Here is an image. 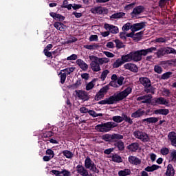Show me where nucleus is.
I'll return each mask as SVG.
<instances>
[{
    "mask_svg": "<svg viewBox=\"0 0 176 176\" xmlns=\"http://www.w3.org/2000/svg\"><path fill=\"white\" fill-rule=\"evenodd\" d=\"M131 87H127L124 91L117 92L109 98H107L104 100L100 101L99 104H101L102 105H105L107 104L108 105H112V104H116V102L124 100V98L131 93Z\"/></svg>",
    "mask_w": 176,
    "mask_h": 176,
    "instance_id": "1",
    "label": "nucleus"
},
{
    "mask_svg": "<svg viewBox=\"0 0 176 176\" xmlns=\"http://www.w3.org/2000/svg\"><path fill=\"white\" fill-rule=\"evenodd\" d=\"M156 50V47H151L150 48L146 50H138L136 52H131L132 56L133 61L138 62L142 60V56H146V54L149 53H152V52H155Z\"/></svg>",
    "mask_w": 176,
    "mask_h": 176,
    "instance_id": "2",
    "label": "nucleus"
},
{
    "mask_svg": "<svg viewBox=\"0 0 176 176\" xmlns=\"http://www.w3.org/2000/svg\"><path fill=\"white\" fill-rule=\"evenodd\" d=\"M117 126L118 124L113 122H108L102 124L97 125L95 129L97 130V131H100V133H108V131H111V129Z\"/></svg>",
    "mask_w": 176,
    "mask_h": 176,
    "instance_id": "3",
    "label": "nucleus"
},
{
    "mask_svg": "<svg viewBox=\"0 0 176 176\" xmlns=\"http://www.w3.org/2000/svg\"><path fill=\"white\" fill-rule=\"evenodd\" d=\"M89 60L91 61L90 63V67L94 72H99L101 71V67H100V63H97V60H98V57L91 55L89 56Z\"/></svg>",
    "mask_w": 176,
    "mask_h": 176,
    "instance_id": "4",
    "label": "nucleus"
},
{
    "mask_svg": "<svg viewBox=\"0 0 176 176\" xmlns=\"http://www.w3.org/2000/svg\"><path fill=\"white\" fill-rule=\"evenodd\" d=\"M133 135L135 138L140 140L143 142H148L149 141V135L144 131L136 130L133 132Z\"/></svg>",
    "mask_w": 176,
    "mask_h": 176,
    "instance_id": "5",
    "label": "nucleus"
},
{
    "mask_svg": "<svg viewBox=\"0 0 176 176\" xmlns=\"http://www.w3.org/2000/svg\"><path fill=\"white\" fill-rule=\"evenodd\" d=\"M152 105H165V107H170V101L163 97L155 98L151 101Z\"/></svg>",
    "mask_w": 176,
    "mask_h": 176,
    "instance_id": "6",
    "label": "nucleus"
},
{
    "mask_svg": "<svg viewBox=\"0 0 176 176\" xmlns=\"http://www.w3.org/2000/svg\"><path fill=\"white\" fill-rule=\"evenodd\" d=\"M102 139L106 142L116 141V140H123V135L120 134H106L102 136Z\"/></svg>",
    "mask_w": 176,
    "mask_h": 176,
    "instance_id": "7",
    "label": "nucleus"
},
{
    "mask_svg": "<svg viewBox=\"0 0 176 176\" xmlns=\"http://www.w3.org/2000/svg\"><path fill=\"white\" fill-rule=\"evenodd\" d=\"M85 166L86 167V168H89V170H90L91 171H94V173H98V171L97 170V168L94 164V162H93V161H91V160L89 157L85 159Z\"/></svg>",
    "mask_w": 176,
    "mask_h": 176,
    "instance_id": "8",
    "label": "nucleus"
},
{
    "mask_svg": "<svg viewBox=\"0 0 176 176\" xmlns=\"http://www.w3.org/2000/svg\"><path fill=\"white\" fill-rule=\"evenodd\" d=\"M91 12L94 14H105L108 13V9L102 7H94L91 9Z\"/></svg>",
    "mask_w": 176,
    "mask_h": 176,
    "instance_id": "9",
    "label": "nucleus"
},
{
    "mask_svg": "<svg viewBox=\"0 0 176 176\" xmlns=\"http://www.w3.org/2000/svg\"><path fill=\"white\" fill-rule=\"evenodd\" d=\"M104 28L107 31H110L111 32V34H118V32H119V28H118V27H116L113 25L105 23L104 25Z\"/></svg>",
    "mask_w": 176,
    "mask_h": 176,
    "instance_id": "10",
    "label": "nucleus"
},
{
    "mask_svg": "<svg viewBox=\"0 0 176 176\" xmlns=\"http://www.w3.org/2000/svg\"><path fill=\"white\" fill-rule=\"evenodd\" d=\"M76 96L82 101H87L89 100V95H87V92L85 91H76Z\"/></svg>",
    "mask_w": 176,
    "mask_h": 176,
    "instance_id": "11",
    "label": "nucleus"
},
{
    "mask_svg": "<svg viewBox=\"0 0 176 176\" xmlns=\"http://www.w3.org/2000/svg\"><path fill=\"white\" fill-rule=\"evenodd\" d=\"M145 27V23L141 22L138 23H135L131 25V31H133L134 32L137 31H140V30H142Z\"/></svg>",
    "mask_w": 176,
    "mask_h": 176,
    "instance_id": "12",
    "label": "nucleus"
},
{
    "mask_svg": "<svg viewBox=\"0 0 176 176\" xmlns=\"http://www.w3.org/2000/svg\"><path fill=\"white\" fill-rule=\"evenodd\" d=\"M124 69H129L132 72H137L138 71V67L134 63H126L124 65Z\"/></svg>",
    "mask_w": 176,
    "mask_h": 176,
    "instance_id": "13",
    "label": "nucleus"
},
{
    "mask_svg": "<svg viewBox=\"0 0 176 176\" xmlns=\"http://www.w3.org/2000/svg\"><path fill=\"white\" fill-rule=\"evenodd\" d=\"M77 173L80 174L82 176H87L89 175V172H87V170L85 168V167L82 165H78L76 166Z\"/></svg>",
    "mask_w": 176,
    "mask_h": 176,
    "instance_id": "14",
    "label": "nucleus"
},
{
    "mask_svg": "<svg viewBox=\"0 0 176 176\" xmlns=\"http://www.w3.org/2000/svg\"><path fill=\"white\" fill-rule=\"evenodd\" d=\"M139 80L141 85H142V86H144L145 87H151V80H149V78L146 77H142V78H140Z\"/></svg>",
    "mask_w": 176,
    "mask_h": 176,
    "instance_id": "15",
    "label": "nucleus"
},
{
    "mask_svg": "<svg viewBox=\"0 0 176 176\" xmlns=\"http://www.w3.org/2000/svg\"><path fill=\"white\" fill-rule=\"evenodd\" d=\"M76 64L81 69H82V71H87L89 68V65H87V63H85V62L82 59H78L76 60Z\"/></svg>",
    "mask_w": 176,
    "mask_h": 176,
    "instance_id": "16",
    "label": "nucleus"
},
{
    "mask_svg": "<svg viewBox=\"0 0 176 176\" xmlns=\"http://www.w3.org/2000/svg\"><path fill=\"white\" fill-rule=\"evenodd\" d=\"M151 98H152V95L142 96L137 98V100L141 101L142 100H144L142 101L143 104H149V102H151Z\"/></svg>",
    "mask_w": 176,
    "mask_h": 176,
    "instance_id": "17",
    "label": "nucleus"
},
{
    "mask_svg": "<svg viewBox=\"0 0 176 176\" xmlns=\"http://www.w3.org/2000/svg\"><path fill=\"white\" fill-rule=\"evenodd\" d=\"M52 174H54V175L56 176H69V172L66 170H63L62 171L52 170Z\"/></svg>",
    "mask_w": 176,
    "mask_h": 176,
    "instance_id": "18",
    "label": "nucleus"
},
{
    "mask_svg": "<svg viewBox=\"0 0 176 176\" xmlns=\"http://www.w3.org/2000/svg\"><path fill=\"white\" fill-rule=\"evenodd\" d=\"M128 160L131 164H135V166L141 164V160L133 155L129 156Z\"/></svg>",
    "mask_w": 176,
    "mask_h": 176,
    "instance_id": "19",
    "label": "nucleus"
},
{
    "mask_svg": "<svg viewBox=\"0 0 176 176\" xmlns=\"http://www.w3.org/2000/svg\"><path fill=\"white\" fill-rule=\"evenodd\" d=\"M52 49H53V45L48 44L43 50L45 56H46L47 57H52V52H50Z\"/></svg>",
    "mask_w": 176,
    "mask_h": 176,
    "instance_id": "20",
    "label": "nucleus"
},
{
    "mask_svg": "<svg viewBox=\"0 0 176 176\" xmlns=\"http://www.w3.org/2000/svg\"><path fill=\"white\" fill-rule=\"evenodd\" d=\"M127 149L131 151V152H136V151L140 149V144L137 142L132 143L127 146Z\"/></svg>",
    "mask_w": 176,
    "mask_h": 176,
    "instance_id": "21",
    "label": "nucleus"
},
{
    "mask_svg": "<svg viewBox=\"0 0 176 176\" xmlns=\"http://www.w3.org/2000/svg\"><path fill=\"white\" fill-rule=\"evenodd\" d=\"M121 59L122 60V62L124 63H124H130L133 61V56H131V52H130L126 55H123L121 57Z\"/></svg>",
    "mask_w": 176,
    "mask_h": 176,
    "instance_id": "22",
    "label": "nucleus"
},
{
    "mask_svg": "<svg viewBox=\"0 0 176 176\" xmlns=\"http://www.w3.org/2000/svg\"><path fill=\"white\" fill-rule=\"evenodd\" d=\"M141 13H142V7L138 6L133 9L131 16L132 17H137V16Z\"/></svg>",
    "mask_w": 176,
    "mask_h": 176,
    "instance_id": "23",
    "label": "nucleus"
},
{
    "mask_svg": "<svg viewBox=\"0 0 176 176\" xmlns=\"http://www.w3.org/2000/svg\"><path fill=\"white\" fill-rule=\"evenodd\" d=\"M54 27H55V28L59 31H65V30H67V26L60 22H56L54 24Z\"/></svg>",
    "mask_w": 176,
    "mask_h": 176,
    "instance_id": "24",
    "label": "nucleus"
},
{
    "mask_svg": "<svg viewBox=\"0 0 176 176\" xmlns=\"http://www.w3.org/2000/svg\"><path fill=\"white\" fill-rule=\"evenodd\" d=\"M155 115H168L170 111L167 109H160L154 111Z\"/></svg>",
    "mask_w": 176,
    "mask_h": 176,
    "instance_id": "25",
    "label": "nucleus"
},
{
    "mask_svg": "<svg viewBox=\"0 0 176 176\" xmlns=\"http://www.w3.org/2000/svg\"><path fill=\"white\" fill-rule=\"evenodd\" d=\"M174 168H173V165H168L166 172L165 173V176H174L175 174Z\"/></svg>",
    "mask_w": 176,
    "mask_h": 176,
    "instance_id": "26",
    "label": "nucleus"
},
{
    "mask_svg": "<svg viewBox=\"0 0 176 176\" xmlns=\"http://www.w3.org/2000/svg\"><path fill=\"white\" fill-rule=\"evenodd\" d=\"M50 16H51V17H53L54 20H58L59 21H61L65 19L63 15L55 12H50Z\"/></svg>",
    "mask_w": 176,
    "mask_h": 176,
    "instance_id": "27",
    "label": "nucleus"
},
{
    "mask_svg": "<svg viewBox=\"0 0 176 176\" xmlns=\"http://www.w3.org/2000/svg\"><path fill=\"white\" fill-rule=\"evenodd\" d=\"M144 113H145V111L142 110H138L131 114V118H141V116H143Z\"/></svg>",
    "mask_w": 176,
    "mask_h": 176,
    "instance_id": "28",
    "label": "nucleus"
},
{
    "mask_svg": "<svg viewBox=\"0 0 176 176\" xmlns=\"http://www.w3.org/2000/svg\"><path fill=\"white\" fill-rule=\"evenodd\" d=\"M158 168H160V166L158 165H152L151 166H147L145 168V171H147L148 173H151L153 171H155V170H158Z\"/></svg>",
    "mask_w": 176,
    "mask_h": 176,
    "instance_id": "29",
    "label": "nucleus"
},
{
    "mask_svg": "<svg viewBox=\"0 0 176 176\" xmlns=\"http://www.w3.org/2000/svg\"><path fill=\"white\" fill-rule=\"evenodd\" d=\"M126 16V14L124 12H117L115 14H113L110 19H122V17H124Z\"/></svg>",
    "mask_w": 176,
    "mask_h": 176,
    "instance_id": "30",
    "label": "nucleus"
},
{
    "mask_svg": "<svg viewBox=\"0 0 176 176\" xmlns=\"http://www.w3.org/2000/svg\"><path fill=\"white\" fill-rule=\"evenodd\" d=\"M97 61L99 65H104V64H107L109 63V58H98Z\"/></svg>",
    "mask_w": 176,
    "mask_h": 176,
    "instance_id": "31",
    "label": "nucleus"
},
{
    "mask_svg": "<svg viewBox=\"0 0 176 176\" xmlns=\"http://www.w3.org/2000/svg\"><path fill=\"white\" fill-rule=\"evenodd\" d=\"M111 160L114 162L115 163H122L123 162V160L122 159V157L118 155H113L111 157Z\"/></svg>",
    "mask_w": 176,
    "mask_h": 176,
    "instance_id": "32",
    "label": "nucleus"
},
{
    "mask_svg": "<svg viewBox=\"0 0 176 176\" xmlns=\"http://www.w3.org/2000/svg\"><path fill=\"white\" fill-rule=\"evenodd\" d=\"M123 64L124 63L122 59L118 58L114 62V63L113 64V67L114 68H119V67H120L121 65H123Z\"/></svg>",
    "mask_w": 176,
    "mask_h": 176,
    "instance_id": "33",
    "label": "nucleus"
},
{
    "mask_svg": "<svg viewBox=\"0 0 176 176\" xmlns=\"http://www.w3.org/2000/svg\"><path fill=\"white\" fill-rule=\"evenodd\" d=\"M63 155H65L67 159H72V157H74V154L72 153V152L68 150L63 151Z\"/></svg>",
    "mask_w": 176,
    "mask_h": 176,
    "instance_id": "34",
    "label": "nucleus"
},
{
    "mask_svg": "<svg viewBox=\"0 0 176 176\" xmlns=\"http://www.w3.org/2000/svg\"><path fill=\"white\" fill-rule=\"evenodd\" d=\"M131 173V171L130 170V169H124V170H120L118 172V175L119 176L130 175Z\"/></svg>",
    "mask_w": 176,
    "mask_h": 176,
    "instance_id": "35",
    "label": "nucleus"
},
{
    "mask_svg": "<svg viewBox=\"0 0 176 176\" xmlns=\"http://www.w3.org/2000/svg\"><path fill=\"white\" fill-rule=\"evenodd\" d=\"M112 119L113 122H116V123H122V122L124 120V118H123V115L122 116H113Z\"/></svg>",
    "mask_w": 176,
    "mask_h": 176,
    "instance_id": "36",
    "label": "nucleus"
},
{
    "mask_svg": "<svg viewBox=\"0 0 176 176\" xmlns=\"http://www.w3.org/2000/svg\"><path fill=\"white\" fill-rule=\"evenodd\" d=\"M96 86V80H93L86 85V90H91Z\"/></svg>",
    "mask_w": 176,
    "mask_h": 176,
    "instance_id": "37",
    "label": "nucleus"
},
{
    "mask_svg": "<svg viewBox=\"0 0 176 176\" xmlns=\"http://www.w3.org/2000/svg\"><path fill=\"white\" fill-rule=\"evenodd\" d=\"M62 8H65L67 10H71V9H72V4H68V0H64Z\"/></svg>",
    "mask_w": 176,
    "mask_h": 176,
    "instance_id": "38",
    "label": "nucleus"
},
{
    "mask_svg": "<svg viewBox=\"0 0 176 176\" xmlns=\"http://www.w3.org/2000/svg\"><path fill=\"white\" fill-rule=\"evenodd\" d=\"M157 120H159V119H157V118L151 117V118L144 119L143 122H148V123H156V122H157Z\"/></svg>",
    "mask_w": 176,
    "mask_h": 176,
    "instance_id": "39",
    "label": "nucleus"
},
{
    "mask_svg": "<svg viewBox=\"0 0 176 176\" xmlns=\"http://www.w3.org/2000/svg\"><path fill=\"white\" fill-rule=\"evenodd\" d=\"M176 138V133L175 132H170L168 135V140L170 142V144L173 142V140Z\"/></svg>",
    "mask_w": 176,
    "mask_h": 176,
    "instance_id": "40",
    "label": "nucleus"
},
{
    "mask_svg": "<svg viewBox=\"0 0 176 176\" xmlns=\"http://www.w3.org/2000/svg\"><path fill=\"white\" fill-rule=\"evenodd\" d=\"M74 71H75V67H68V68L64 69L61 70V72H65V74H66V75L67 74L69 75L70 74H72Z\"/></svg>",
    "mask_w": 176,
    "mask_h": 176,
    "instance_id": "41",
    "label": "nucleus"
},
{
    "mask_svg": "<svg viewBox=\"0 0 176 176\" xmlns=\"http://www.w3.org/2000/svg\"><path fill=\"white\" fill-rule=\"evenodd\" d=\"M166 54V50L165 48H160L158 50L157 52V56L158 58H160V57H162V56H164Z\"/></svg>",
    "mask_w": 176,
    "mask_h": 176,
    "instance_id": "42",
    "label": "nucleus"
},
{
    "mask_svg": "<svg viewBox=\"0 0 176 176\" xmlns=\"http://www.w3.org/2000/svg\"><path fill=\"white\" fill-rule=\"evenodd\" d=\"M170 159L172 162L176 163V150H172L170 153Z\"/></svg>",
    "mask_w": 176,
    "mask_h": 176,
    "instance_id": "43",
    "label": "nucleus"
},
{
    "mask_svg": "<svg viewBox=\"0 0 176 176\" xmlns=\"http://www.w3.org/2000/svg\"><path fill=\"white\" fill-rule=\"evenodd\" d=\"M154 72L156 74H162L163 72V68H162V66L156 65L154 66Z\"/></svg>",
    "mask_w": 176,
    "mask_h": 176,
    "instance_id": "44",
    "label": "nucleus"
},
{
    "mask_svg": "<svg viewBox=\"0 0 176 176\" xmlns=\"http://www.w3.org/2000/svg\"><path fill=\"white\" fill-rule=\"evenodd\" d=\"M108 74H109V70L105 69L104 71H103L100 75L101 80H105L107 76H108Z\"/></svg>",
    "mask_w": 176,
    "mask_h": 176,
    "instance_id": "45",
    "label": "nucleus"
},
{
    "mask_svg": "<svg viewBox=\"0 0 176 176\" xmlns=\"http://www.w3.org/2000/svg\"><path fill=\"white\" fill-rule=\"evenodd\" d=\"M160 153L163 155V156H166V155H168V153H170V149L167 147H163L160 150Z\"/></svg>",
    "mask_w": 176,
    "mask_h": 176,
    "instance_id": "46",
    "label": "nucleus"
},
{
    "mask_svg": "<svg viewBox=\"0 0 176 176\" xmlns=\"http://www.w3.org/2000/svg\"><path fill=\"white\" fill-rule=\"evenodd\" d=\"M85 49H88V50H96L98 45H84Z\"/></svg>",
    "mask_w": 176,
    "mask_h": 176,
    "instance_id": "47",
    "label": "nucleus"
},
{
    "mask_svg": "<svg viewBox=\"0 0 176 176\" xmlns=\"http://www.w3.org/2000/svg\"><path fill=\"white\" fill-rule=\"evenodd\" d=\"M88 113L91 116H93V118H98V116H102V113H97L96 111L93 110H89L88 111Z\"/></svg>",
    "mask_w": 176,
    "mask_h": 176,
    "instance_id": "48",
    "label": "nucleus"
},
{
    "mask_svg": "<svg viewBox=\"0 0 176 176\" xmlns=\"http://www.w3.org/2000/svg\"><path fill=\"white\" fill-rule=\"evenodd\" d=\"M141 36H142V32L133 34V41H140V39H141Z\"/></svg>",
    "mask_w": 176,
    "mask_h": 176,
    "instance_id": "49",
    "label": "nucleus"
},
{
    "mask_svg": "<svg viewBox=\"0 0 176 176\" xmlns=\"http://www.w3.org/2000/svg\"><path fill=\"white\" fill-rule=\"evenodd\" d=\"M114 42L116 45V47H118V49H122V47H124V45L120 41L117 39V40H115Z\"/></svg>",
    "mask_w": 176,
    "mask_h": 176,
    "instance_id": "50",
    "label": "nucleus"
},
{
    "mask_svg": "<svg viewBox=\"0 0 176 176\" xmlns=\"http://www.w3.org/2000/svg\"><path fill=\"white\" fill-rule=\"evenodd\" d=\"M131 23H126L124 24L122 27V31H129V30H131Z\"/></svg>",
    "mask_w": 176,
    "mask_h": 176,
    "instance_id": "51",
    "label": "nucleus"
},
{
    "mask_svg": "<svg viewBox=\"0 0 176 176\" xmlns=\"http://www.w3.org/2000/svg\"><path fill=\"white\" fill-rule=\"evenodd\" d=\"M116 146L120 151H123V149H124V143H123V142L122 141H119L118 142H117Z\"/></svg>",
    "mask_w": 176,
    "mask_h": 176,
    "instance_id": "52",
    "label": "nucleus"
},
{
    "mask_svg": "<svg viewBox=\"0 0 176 176\" xmlns=\"http://www.w3.org/2000/svg\"><path fill=\"white\" fill-rule=\"evenodd\" d=\"M165 54H170L171 53H175V50L171 47H165Z\"/></svg>",
    "mask_w": 176,
    "mask_h": 176,
    "instance_id": "53",
    "label": "nucleus"
},
{
    "mask_svg": "<svg viewBox=\"0 0 176 176\" xmlns=\"http://www.w3.org/2000/svg\"><path fill=\"white\" fill-rule=\"evenodd\" d=\"M104 96V94L99 91V92L95 96V100H96V101H100V100H101V98H102Z\"/></svg>",
    "mask_w": 176,
    "mask_h": 176,
    "instance_id": "54",
    "label": "nucleus"
},
{
    "mask_svg": "<svg viewBox=\"0 0 176 176\" xmlns=\"http://www.w3.org/2000/svg\"><path fill=\"white\" fill-rule=\"evenodd\" d=\"M60 82L62 84L65 82V80L67 79V74L66 73H60Z\"/></svg>",
    "mask_w": 176,
    "mask_h": 176,
    "instance_id": "55",
    "label": "nucleus"
},
{
    "mask_svg": "<svg viewBox=\"0 0 176 176\" xmlns=\"http://www.w3.org/2000/svg\"><path fill=\"white\" fill-rule=\"evenodd\" d=\"M162 96H164V97H170V96H171V92H170V90L164 89L162 91Z\"/></svg>",
    "mask_w": 176,
    "mask_h": 176,
    "instance_id": "56",
    "label": "nucleus"
},
{
    "mask_svg": "<svg viewBox=\"0 0 176 176\" xmlns=\"http://www.w3.org/2000/svg\"><path fill=\"white\" fill-rule=\"evenodd\" d=\"M123 118L125 122H127V123H129V124H133V120L130 118V117H128L127 116L123 114Z\"/></svg>",
    "mask_w": 176,
    "mask_h": 176,
    "instance_id": "57",
    "label": "nucleus"
},
{
    "mask_svg": "<svg viewBox=\"0 0 176 176\" xmlns=\"http://www.w3.org/2000/svg\"><path fill=\"white\" fill-rule=\"evenodd\" d=\"M171 75H173V73L168 72L166 73H164L162 76V79H168V78H170L171 76Z\"/></svg>",
    "mask_w": 176,
    "mask_h": 176,
    "instance_id": "58",
    "label": "nucleus"
},
{
    "mask_svg": "<svg viewBox=\"0 0 176 176\" xmlns=\"http://www.w3.org/2000/svg\"><path fill=\"white\" fill-rule=\"evenodd\" d=\"M78 58V55L76 54H72L71 56H68L67 58V60L68 61H72L74 60H76Z\"/></svg>",
    "mask_w": 176,
    "mask_h": 176,
    "instance_id": "59",
    "label": "nucleus"
},
{
    "mask_svg": "<svg viewBox=\"0 0 176 176\" xmlns=\"http://www.w3.org/2000/svg\"><path fill=\"white\" fill-rule=\"evenodd\" d=\"M103 53L107 57H109V58H113V57H115V54H113L112 52L104 51Z\"/></svg>",
    "mask_w": 176,
    "mask_h": 176,
    "instance_id": "60",
    "label": "nucleus"
},
{
    "mask_svg": "<svg viewBox=\"0 0 176 176\" xmlns=\"http://www.w3.org/2000/svg\"><path fill=\"white\" fill-rule=\"evenodd\" d=\"M46 154L49 155L50 157H52V159L54 157V152L52 151V149H47L46 151Z\"/></svg>",
    "mask_w": 176,
    "mask_h": 176,
    "instance_id": "61",
    "label": "nucleus"
},
{
    "mask_svg": "<svg viewBox=\"0 0 176 176\" xmlns=\"http://www.w3.org/2000/svg\"><path fill=\"white\" fill-rule=\"evenodd\" d=\"M124 80V78H123V77H120V78L117 80L116 82H117V84L118 85V87H119V86H122V85H123Z\"/></svg>",
    "mask_w": 176,
    "mask_h": 176,
    "instance_id": "62",
    "label": "nucleus"
},
{
    "mask_svg": "<svg viewBox=\"0 0 176 176\" xmlns=\"http://www.w3.org/2000/svg\"><path fill=\"white\" fill-rule=\"evenodd\" d=\"M109 89V87H108V86H105V87H102V89H100V90L99 91L102 92V94L105 96L107 91H108Z\"/></svg>",
    "mask_w": 176,
    "mask_h": 176,
    "instance_id": "63",
    "label": "nucleus"
},
{
    "mask_svg": "<svg viewBox=\"0 0 176 176\" xmlns=\"http://www.w3.org/2000/svg\"><path fill=\"white\" fill-rule=\"evenodd\" d=\"M80 113H89V109L85 107H82L80 108Z\"/></svg>",
    "mask_w": 176,
    "mask_h": 176,
    "instance_id": "64",
    "label": "nucleus"
}]
</instances>
